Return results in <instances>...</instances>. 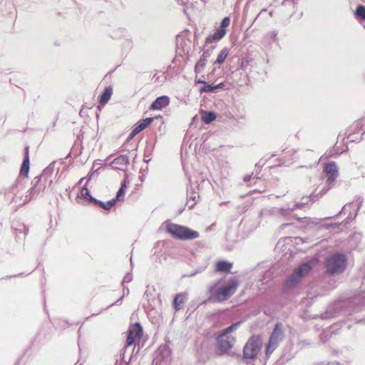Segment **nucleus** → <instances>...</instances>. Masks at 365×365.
<instances>
[{
    "instance_id": "obj_1",
    "label": "nucleus",
    "mask_w": 365,
    "mask_h": 365,
    "mask_svg": "<svg viewBox=\"0 0 365 365\" xmlns=\"http://www.w3.org/2000/svg\"><path fill=\"white\" fill-rule=\"evenodd\" d=\"M318 261L317 257H314L300 264L294 269L292 274L287 278L283 285V290L286 292L295 287L299 284L300 279L310 272Z\"/></svg>"
},
{
    "instance_id": "obj_2",
    "label": "nucleus",
    "mask_w": 365,
    "mask_h": 365,
    "mask_svg": "<svg viewBox=\"0 0 365 365\" xmlns=\"http://www.w3.org/2000/svg\"><path fill=\"white\" fill-rule=\"evenodd\" d=\"M238 286L239 282L236 278L228 279L226 284L221 287H217L216 284H213L209 288L210 298H214V301L217 302H225L235 293Z\"/></svg>"
},
{
    "instance_id": "obj_3",
    "label": "nucleus",
    "mask_w": 365,
    "mask_h": 365,
    "mask_svg": "<svg viewBox=\"0 0 365 365\" xmlns=\"http://www.w3.org/2000/svg\"><path fill=\"white\" fill-rule=\"evenodd\" d=\"M166 232L174 239L180 240H191L200 236L197 231L186 226L171 222L167 224Z\"/></svg>"
},
{
    "instance_id": "obj_4",
    "label": "nucleus",
    "mask_w": 365,
    "mask_h": 365,
    "mask_svg": "<svg viewBox=\"0 0 365 365\" xmlns=\"http://www.w3.org/2000/svg\"><path fill=\"white\" fill-rule=\"evenodd\" d=\"M324 266L329 274L342 273L347 266V257L344 253H334L327 258Z\"/></svg>"
},
{
    "instance_id": "obj_5",
    "label": "nucleus",
    "mask_w": 365,
    "mask_h": 365,
    "mask_svg": "<svg viewBox=\"0 0 365 365\" xmlns=\"http://www.w3.org/2000/svg\"><path fill=\"white\" fill-rule=\"evenodd\" d=\"M262 344L260 336H252L246 342L243 348L242 358L245 359H254L258 355Z\"/></svg>"
},
{
    "instance_id": "obj_6",
    "label": "nucleus",
    "mask_w": 365,
    "mask_h": 365,
    "mask_svg": "<svg viewBox=\"0 0 365 365\" xmlns=\"http://www.w3.org/2000/svg\"><path fill=\"white\" fill-rule=\"evenodd\" d=\"M32 187L29 190V194L26 195V202L36 198L46 189V182L41 180V176L35 177L31 181Z\"/></svg>"
},
{
    "instance_id": "obj_7",
    "label": "nucleus",
    "mask_w": 365,
    "mask_h": 365,
    "mask_svg": "<svg viewBox=\"0 0 365 365\" xmlns=\"http://www.w3.org/2000/svg\"><path fill=\"white\" fill-rule=\"evenodd\" d=\"M143 327L138 322L131 325L128 329V334L126 339V346H130L134 344L136 340L140 339L143 336Z\"/></svg>"
},
{
    "instance_id": "obj_8",
    "label": "nucleus",
    "mask_w": 365,
    "mask_h": 365,
    "mask_svg": "<svg viewBox=\"0 0 365 365\" xmlns=\"http://www.w3.org/2000/svg\"><path fill=\"white\" fill-rule=\"evenodd\" d=\"M324 171L327 175L328 185H333L339 175L338 167L335 162H329L324 165Z\"/></svg>"
},
{
    "instance_id": "obj_9",
    "label": "nucleus",
    "mask_w": 365,
    "mask_h": 365,
    "mask_svg": "<svg viewBox=\"0 0 365 365\" xmlns=\"http://www.w3.org/2000/svg\"><path fill=\"white\" fill-rule=\"evenodd\" d=\"M284 337V331L282 324L279 322L274 325V327L269 336V341L279 345Z\"/></svg>"
},
{
    "instance_id": "obj_10",
    "label": "nucleus",
    "mask_w": 365,
    "mask_h": 365,
    "mask_svg": "<svg viewBox=\"0 0 365 365\" xmlns=\"http://www.w3.org/2000/svg\"><path fill=\"white\" fill-rule=\"evenodd\" d=\"M342 311V305L341 304H335L329 306L327 309L321 314L322 319H329L335 318L340 315Z\"/></svg>"
},
{
    "instance_id": "obj_11",
    "label": "nucleus",
    "mask_w": 365,
    "mask_h": 365,
    "mask_svg": "<svg viewBox=\"0 0 365 365\" xmlns=\"http://www.w3.org/2000/svg\"><path fill=\"white\" fill-rule=\"evenodd\" d=\"M225 336L223 334H219L216 339L217 348L221 354H225L233 346L232 341L228 339H225Z\"/></svg>"
},
{
    "instance_id": "obj_12",
    "label": "nucleus",
    "mask_w": 365,
    "mask_h": 365,
    "mask_svg": "<svg viewBox=\"0 0 365 365\" xmlns=\"http://www.w3.org/2000/svg\"><path fill=\"white\" fill-rule=\"evenodd\" d=\"M29 147L26 146L24 148V160L20 168V175L24 177H28L30 168V160H29Z\"/></svg>"
},
{
    "instance_id": "obj_13",
    "label": "nucleus",
    "mask_w": 365,
    "mask_h": 365,
    "mask_svg": "<svg viewBox=\"0 0 365 365\" xmlns=\"http://www.w3.org/2000/svg\"><path fill=\"white\" fill-rule=\"evenodd\" d=\"M170 98L168 96H161L158 98L150 106V110H161L168 106Z\"/></svg>"
},
{
    "instance_id": "obj_14",
    "label": "nucleus",
    "mask_w": 365,
    "mask_h": 365,
    "mask_svg": "<svg viewBox=\"0 0 365 365\" xmlns=\"http://www.w3.org/2000/svg\"><path fill=\"white\" fill-rule=\"evenodd\" d=\"M225 36V31L222 29H217L213 34H210L205 39V46L216 44Z\"/></svg>"
},
{
    "instance_id": "obj_15",
    "label": "nucleus",
    "mask_w": 365,
    "mask_h": 365,
    "mask_svg": "<svg viewBox=\"0 0 365 365\" xmlns=\"http://www.w3.org/2000/svg\"><path fill=\"white\" fill-rule=\"evenodd\" d=\"M309 204V201L296 202L293 207L287 208H280L279 213L285 217H288L292 212L297 209H302L305 205Z\"/></svg>"
},
{
    "instance_id": "obj_16",
    "label": "nucleus",
    "mask_w": 365,
    "mask_h": 365,
    "mask_svg": "<svg viewBox=\"0 0 365 365\" xmlns=\"http://www.w3.org/2000/svg\"><path fill=\"white\" fill-rule=\"evenodd\" d=\"M112 94L113 88L111 86H106L98 96L99 105L104 106L110 99Z\"/></svg>"
},
{
    "instance_id": "obj_17",
    "label": "nucleus",
    "mask_w": 365,
    "mask_h": 365,
    "mask_svg": "<svg viewBox=\"0 0 365 365\" xmlns=\"http://www.w3.org/2000/svg\"><path fill=\"white\" fill-rule=\"evenodd\" d=\"M232 263L226 260H220L216 263V270L222 273H228L231 271Z\"/></svg>"
},
{
    "instance_id": "obj_18",
    "label": "nucleus",
    "mask_w": 365,
    "mask_h": 365,
    "mask_svg": "<svg viewBox=\"0 0 365 365\" xmlns=\"http://www.w3.org/2000/svg\"><path fill=\"white\" fill-rule=\"evenodd\" d=\"M200 115L205 124H210L217 118V114L214 111L201 110Z\"/></svg>"
},
{
    "instance_id": "obj_19",
    "label": "nucleus",
    "mask_w": 365,
    "mask_h": 365,
    "mask_svg": "<svg viewBox=\"0 0 365 365\" xmlns=\"http://www.w3.org/2000/svg\"><path fill=\"white\" fill-rule=\"evenodd\" d=\"M207 59L208 58L207 53L205 55H201L194 68V71L196 73V75L201 73L202 70L205 68L207 62Z\"/></svg>"
},
{
    "instance_id": "obj_20",
    "label": "nucleus",
    "mask_w": 365,
    "mask_h": 365,
    "mask_svg": "<svg viewBox=\"0 0 365 365\" xmlns=\"http://www.w3.org/2000/svg\"><path fill=\"white\" fill-rule=\"evenodd\" d=\"M56 161L51 163L46 168L43 169L42 173L39 175L41 176V180L43 178V182H46L48 178L51 177L55 169Z\"/></svg>"
},
{
    "instance_id": "obj_21",
    "label": "nucleus",
    "mask_w": 365,
    "mask_h": 365,
    "mask_svg": "<svg viewBox=\"0 0 365 365\" xmlns=\"http://www.w3.org/2000/svg\"><path fill=\"white\" fill-rule=\"evenodd\" d=\"M186 297L185 294H177L173 299V305L175 311H178L182 308V305L185 301Z\"/></svg>"
},
{
    "instance_id": "obj_22",
    "label": "nucleus",
    "mask_w": 365,
    "mask_h": 365,
    "mask_svg": "<svg viewBox=\"0 0 365 365\" xmlns=\"http://www.w3.org/2000/svg\"><path fill=\"white\" fill-rule=\"evenodd\" d=\"M199 197L197 193L194 192H190V189L187 187V202L186 205L188 206L190 209H192L195 207L197 199Z\"/></svg>"
},
{
    "instance_id": "obj_23",
    "label": "nucleus",
    "mask_w": 365,
    "mask_h": 365,
    "mask_svg": "<svg viewBox=\"0 0 365 365\" xmlns=\"http://www.w3.org/2000/svg\"><path fill=\"white\" fill-rule=\"evenodd\" d=\"M129 163V158L127 155H120L115 158L110 163L114 169H117L114 165H125Z\"/></svg>"
},
{
    "instance_id": "obj_24",
    "label": "nucleus",
    "mask_w": 365,
    "mask_h": 365,
    "mask_svg": "<svg viewBox=\"0 0 365 365\" xmlns=\"http://www.w3.org/2000/svg\"><path fill=\"white\" fill-rule=\"evenodd\" d=\"M81 195L86 200L95 203V201L97 200L96 197L91 195L89 189L87 187V183H86L81 190Z\"/></svg>"
},
{
    "instance_id": "obj_25",
    "label": "nucleus",
    "mask_w": 365,
    "mask_h": 365,
    "mask_svg": "<svg viewBox=\"0 0 365 365\" xmlns=\"http://www.w3.org/2000/svg\"><path fill=\"white\" fill-rule=\"evenodd\" d=\"M354 201H355L357 203V207L354 214L349 212V215L348 216L349 219H354L357 216L358 212L363 205L364 198L360 195H356L354 197Z\"/></svg>"
},
{
    "instance_id": "obj_26",
    "label": "nucleus",
    "mask_w": 365,
    "mask_h": 365,
    "mask_svg": "<svg viewBox=\"0 0 365 365\" xmlns=\"http://www.w3.org/2000/svg\"><path fill=\"white\" fill-rule=\"evenodd\" d=\"M115 200H110L107 202H104L100 200H96L94 205H98L105 210H109L113 206L115 205Z\"/></svg>"
},
{
    "instance_id": "obj_27",
    "label": "nucleus",
    "mask_w": 365,
    "mask_h": 365,
    "mask_svg": "<svg viewBox=\"0 0 365 365\" xmlns=\"http://www.w3.org/2000/svg\"><path fill=\"white\" fill-rule=\"evenodd\" d=\"M229 51H230V49L228 48H222L220 51V52L219 53L216 61L213 63L214 64H220V65L222 64L225 62V61L229 53Z\"/></svg>"
},
{
    "instance_id": "obj_28",
    "label": "nucleus",
    "mask_w": 365,
    "mask_h": 365,
    "mask_svg": "<svg viewBox=\"0 0 365 365\" xmlns=\"http://www.w3.org/2000/svg\"><path fill=\"white\" fill-rule=\"evenodd\" d=\"M273 274H274V272L272 270H271V269L265 270L260 274V277H259V280L262 284H266L272 279Z\"/></svg>"
},
{
    "instance_id": "obj_29",
    "label": "nucleus",
    "mask_w": 365,
    "mask_h": 365,
    "mask_svg": "<svg viewBox=\"0 0 365 365\" xmlns=\"http://www.w3.org/2000/svg\"><path fill=\"white\" fill-rule=\"evenodd\" d=\"M146 128L141 120H138L133 127L131 130V138H134L139 133L145 130Z\"/></svg>"
},
{
    "instance_id": "obj_30",
    "label": "nucleus",
    "mask_w": 365,
    "mask_h": 365,
    "mask_svg": "<svg viewBox=\"0 0 365 365\" xmlns=\"http://www.w3.org/2000/svg\"><path fill=\"white\" fill-rule=\"evenodd\" d=\"M29 231V227L24 224L20 225L19 228H14V233L18 238H20L21 235L25 237L28 235Z\"/></svg>"
},
{
    "instance_id": "obj_31",
    "label": "nucleus",
    "mask_w": 365,
    "mask_h": 365,
    "mask_svg": "<svg viewBox=\"0 0 365 365\" xmlns=\"http://www.w3.org/2000/svg\"><path fill=\"white\" fill-rule=\"evenodd\" d=\"M127 30L123 28H118L112 32L111 37L115 39H120L127 35Z\"/></svg>"
},
{
    "instance_id": "obj_32",
    "label": "nucleus",
    "mask_w": 365,
    "mask_h": 365,
    "mask_svg": "<svg viewBox=\"0 0 365 365\" xmlns=\"http://www.w3.org/2000/svg\"><path fill=\"white\" fill-rule=\"evenodd\" d=\"M241 322H237L235 323L232 324L228 327L222 329L220 334H223L224 336H227V334L235 331L240 325Z\"/></svg>"
},
{
    "instance_id": "obj_33",
    "label": "nucleus",
    "mask_w": 365,
    "mask_h": 365,
    "mask_svg": "<svg viewBox=\"0 0 365 365\" xmlns=\"http://www.w3.org/2000/svg\"><path fill=\"white\" fill-rule=\"evenodd\" d=\"M354 15L357 19L365 20V6L363 5H358L356 6Z\"/></svg>"
},
{
    "instance_id": "obj_34",
    "label": "nucleus",
    "mask_w": 365,
    "mask_h": 365,
    "mask_svg": "<svg viewBox=\"0 0 365 365\" xmlns=\"http://www.w3.org/2000/svg\"><path fill=\"white\" fill-rule=\"evenodd\" d=\"M155 292V290L153 287H147V289L145 290L143 297L148 301V304H150V301L155 298V296H153V294H154Z\"/></svg>"
},
{
    "instance_id": "obj_35",
    "label": "nucleus",
    "mask_w": 365,
    "mask_h": 365,
    "mask_svg": "<svg viewBox=\"0 0 365 365\" xmlns=\"http://www.w3.org/2000/svg\"><path fill=\"white\" fill-rule=\"evenodd\" d=\"M278 344H274L270 341H268L266 346L265 354L267 357L270 356L271 354L277 349Z\"/></svg>"
},
{
    "instance_id": "obj_36",
    "label": "nucleus",
    "mask_w": 365,
    "mask_h": 365,
    "mask_svg": "<svg viewBox=\"0 0 365 365\" xmlns=\"http://www.w3.org/2000/svg\"><path fill=\"white\" fill-rule=\"evenodd\" d=\"M200 92L202 93H215L214 89V85L210 84L206 82L202 87L200 88Z\"/></svg>"
},
{
    "instance_id": "obj_37",
    "label": "nucleus",
    "mask_w": 365,
    "mask_h": 365,
    "mask_svg": "<svg viewBox=\"0 0 365 365\" xmlns=\"http://www.w3.org/2000/svg\"><path fill=\"white\" fill-rule=\"evenodd\" d=\"M230 17L226 16L222 19V20L220 23V26L217 29H222L226 33L227 32L226 28L230 25Z\"/></svg>"
},
{
    "instance_id": "obj_38",
    "label": "nucleus",
    "mask_w": 365,
    "mask_h": 365,
    "mask_svg": "<svg viewBox=\"0 0 365 365\" xmlns=\"http://www.w3.org/2000/svg\"><path fill=\"white\" fill-rule=\"evenodd\" d=\"M123 297H124L122 295V296H121L118 299H117V300H116L115 302H113V304H111L108 305L106 308H105V309H101L100 310V312H98V313H93V314H92L91 317H93V316H97V315H98V314H100L103 310H106V309H108V308H110L111 307H113V306H114V305H118V304H121V303H122V302H123Z\"/></svg>"
},
{
    "instance_id": "obj_39",
    "label": "nucleus",
    "mask_w": 365,
    "mask_h": 365,
    "mask_svg": "<svg viewBox=\"0 0 365 365\" xmlns=\"http://www.w3.org/2000/svg\"><path fill=\"white\" fill-rule=\"evenodd\" d=\"M205 46L204 45V47ZM207 48L206 49L204 50L203 53L202 55H205L206 53H207V58H209L210 57V56L212 55V51H214V49L216 48V44H210L208 46H206Z\"/></svg>"
},
{
    "instance_id": "obj_40",
    "label": "nucleus",
    "mask_w": 365,
    "mask_h": 365,
    "mask_svg": "<svg viewBox=\"0 0 365 365\" xmlns=\"http://www.w3.org/2000/svg\"><path fill=\"white\" fill-rule=\"evenodd\" d=\"M125 190H123V188H119L116 195L113 200H115V203H117L118 201H120L123 200V197L125 195Z\"/></svg>"
},
{
    "instance_id": "obj_41",
    "label": "nucleus",
    "mask_w": 365,
    "mask_h": 365,
    "mask_svg": "<svg viewBox=\"0 0 365 365\" xmlns=\"http://www.w3.org/2000/svg\"><path fill=\"white\" fill-rule=\"evenodd\" d=\"M178 1L182 6L185 7L183 9V11L185 14L188 15L187 10L189 9V6H192V3H190L189 0H178Z\"/></svg>"
},
{
    "instance_id": "obj_42",
    "label": "nucleus",
    "mask_w": 365,
    "mask_h": 365,
    "mask_svg": "<svg viewBox=\"0 0 365 365\" xmlns=\"http://www.w3.org/2000/svg\"><path fill=\"white\" fill-rule=\"evenodd\" d=\"M203 270H204V269H202V268H197L194 272L182 274V277H194V276H195L196 274H197L199 273H201Z\"/></svg>"
},
{
    "instance_id": "obj_43",
    "label": "nucleus",
    "mask_w": 365,
    "mask_h": 365,
    "mask_svg": "<svg viewBox=\"0 0 365 365\" xmlns=\"http://www.w3.org/2000/svg\"><path fill=\"white\" fill-rule=\"evenodd\" d=\"M132 280H133V274H132V273L131 272H127L125 274V276H124V277H123V279L122 280L121 284H122V285H123L125 283L130 282Z\"/></svg>"
},
{
    "instance_id": "obj_44",
    "label": "nucleus",
    "mask_w": 365,
    "mask_h": 365,
    "mask_svg": "<svg viewBox=\"0 0 365 365\" xmlns=\"http://www.w3.org/2000/svg\"><path fill=\"white\" fill-rule=\"evenodd\" d=\"M332 185H328V180H327L326 185L322 189V190L318 193V195L321 197L325 195L331 187Z\"/></svg>"
},
{
    "instance_id": "obj_45",
    "label": "nucleus",
    "mask_w": 365,
    "mask_h": 365,
    "mask_svg": "<svg viewBox=\"0 0 365 365\" xmlns=\"http://www.w3.org/2000/svg\"><path fill=\"white\" fill-rule=\"evenodd\" d=\"M140 120L144 124L145 128H148L155 120V118L152 117H148L144 119H141Z\"/></svg>"
},
{
    "instance_id": "obj_46",
    "label": "nucleus",
    "mask_w": 365,
    "mask_h": 365,
    "mask_svg": "<svg viewBox=\"0 0 365 365\" xmlns=\"http://www.w3.org/2000/svg\"><path fill=\"white\" fill-rule=\"evenodd\" d=\"M249 64V61L247 58H242L240 63V68L242 70H245Z\"/></svg>"
},
{
    "instance_id": "obj_47",
    "label": "nucleus",
    "mask_w": 365,
    "mask_h": 365,
    "mask_svg": "<svg viewBox=\"0 0 365 365\" xmlns=\"http://www.w3.org/2000/svg\"><path fill=\"white\" fill-rule=\"evenodd\" d=\"M207 81H205V76L202 75L200 78L195 79L196 84H205Z\"/></svg>"
},
{
    "instance_id": "obj_48",
    "label": "nucleus",
    "mask_w": 365,
    "mask_h": 365,
    "mask_svg": "<svg viewBox=\"0 0 365 365\" xmlns=\"http://www.w3.org/2000/svg\"><path fill=\"white\" fill-rule=\"evenodd\" d=\"M225 87V83L221 82L218 84L214 85L215 92L217 93L219 89H222Z\"/></svg>"
},
{
    "instance_id": "obj_49",
    "label": "nucleus",
    "mask_w": 365,
    "mask_h": 365,
    "mask_svg": "<svg viewBox=\"0 0 365 365\" xmlns=\"http://www.w3.org/2000/svg\"><path fill=\"white\" fill-rule=\"evenodd\" d=\"M265 164V161H262V160H260L258 163L255 164V168L260 170V169L262 168V166Z\"/></svg>"
},
{
    "instance_id": "obj_50",
    "label": "nucleus",
    "mask_w": 365,
    "mask_h": 365,
    "mask_svg": "<svg viewBox=\"0 0 365 365\" xmlns=\"http://www.w3.org/2000/svg\"><path fill=\"white\" fill-rule=\"evenodd\" d=\"M277 35H278V32H277V31H275V30H274V31H272L271 32V34H270V37H271L272 39H274V40H277Z\"/></svg>"
},
{
    "instance_id": "obj_51",
    "label": "nucleus",
    "mask_w": 365,
    "mask_h": 365,
    "mask_svg": "<svg viewBox=\"0 0 365 365\" xmlns=\"http://www.w3.org/2000/svg\"><path fill=\"white\" fill-rule=\"evenodd\" d=\"M354 201L353 200L352 202H349V203L346 204V205H345V206H344V207L341 208V210H340V212H339V214H337V215H336V216H338V215H341L342 212H345V210H346V206H349V205H352V204L354 203Z\"/></svg>"
},
{
    "instance_id": "obj_52",
    "label": "nucleus",
    "mask_w": 365,
    "mask_h": 365,
    "mask_svg": "<svg viewBox=\"0 0 365 365\" xmlns=\"http://www.w3.org/2000/svg\"><path fill=\"white\" fill-rule=\"evenodd\" d=\"M123 296L124 297L125 295H128L129 293H130V290L128 289V287H125L124 284L123 285Z\"/></svg>"
},
{
    "instance_id": "obj_53",
    "label": "nucleus",
    "mask_w": 365,
    "mask_h": 365,
    "mask_svg": "<svg viewBox=\"0 0 365 365\" xmlns=\"http://www.w3.org/2000/svg\"><path fill=\"white\" fill-rule=\"evenodd\" d=\"M253 173L251 175H247L244 177L243 180L245 182H249L251 178H252Z\"/></svg>"
},
{
    "instance_id": "obj_54",
    "label": "nucleus",
    "mask_w": 365,
    "mask_h": 365,
    "mask_svg": "<svg viewBox=\"0 0 365 365\" xmlns=\"http://www.w3.org/2000/svg\"><path fill=\"white\" fill-rule=\"evenodd\" d=\"M120 188H123V190H125L127 188V182L126 180H123L120 183Z\"/></svg>"
},
{
    "instance_id": "obj_55",
    "label": "nucleus",
    "mask_w": 365,
    "mask_h": 365,
    "mask_svg": "<svg viewBox=\"0 0 365 365\" xmlns=\"http://www.w3.org/2000/svg\"><path fill=\"white\" fill-rule=\"evenodd\" d=\"M59 324L63 328L67 327L68 326V323L67 321H60Z\"/></svg>"
},
{
    "instance_id": "obj_56",
    "label": "nucleus",
    "mask_w": 365,
    "mask_h": 365,
    "mask_svg": "<svg viewBox=\"0 0 365 365\" xmlns=\"http://www.w3.org/2000/svg\"><path fill=\"white\" fill-rule=\"evenodd\" d=\"M115 365H128V363L125 361H116Z\"/></svg>"
},
{
    "instance_id": "obj_57",
    "label": "nucleus",
    "mask_w": 365,
    "mask_h": 365,
    "mask_svg": "<svg viewBox=\"0 0 365 365\" xmlns=\"http://www.w3.org/2000/svg\"><path fill=\"white\" fill-rule=\"evenodd\" d=\"M23 274V273H19L18 274H14V275H11V276H6L5 277V279H10L11 277H19V276H21Z\"/></svg>"
},
{
    "instance_id": "obj_58",
    "label": "nucleus",
    "mask_w": 365,
    "mask_h": 365,
    "mask_svg": "<svg viewBox=\"0 0 365 365\" xmlns=\"http://www.w3.org/2000/svg\"><path fill=\"white\" fill-rule=\"evenodd\" d=\"M100 168L96 170L95 171H93L88 177V180H91V178H93V176L95 175V173H98V170H99Z\"/></svg>"
},
{
    "instance_id": "obj_59",
    "label": "nucleus",
    "mask_w": 365,
    "mask_h": 365,
    "mask_svg": "<svg viewBox=\"0 0 365 365\" xmlns=\"http://www.w3.org/2000/svg\"><path fill=\"white\" fill-rule=\"evenodd\" d=\"M299 222H304L307 217H295Z\"/></svg>"
},
{
    "instance_id": "obj_60",
    "label": "nucleus",
    "mask_w": 365,
    "mask_h": 365,
    "mask_svg": "<svg viewBox=\"0 0 365 365\" xmlns=\"http://www.w3.org/2000/svg\"><path fill=\"white\" fill-rule=\"evenodd\" d=\"M133 138H131V133H130V135H128V137L126 139V143H128L129 142H130L132 140H133Z\"/></svg>"
},
{
    "instance_id": "obj_61",
    "label": "nucleus",
    "mask_w": 365,
    "mask_h": 365,
    "mask_svg": "<svg viewBox=\"0 0 365 365\" xmlns=\"http://www.w3.org/2000/svg\"><path fill=\"white\" fill-rule=\"evenodd\" d=\"M153 118H155V120H161L163 118L161 115H157Z\"/></svg>"
},
{
    "instance_id": "obj_62",
    "label": "nucleus",
    "mask_w": 365,
    "mask_h": 365,
    "mask_svg": "<svg viewBox=\"0 0 365 365\" xmlns=\"http://www.w3.org/2000/svg\"><path fill=\"white\" fill-rule=\"evenodd\" d=\"M289 225H290V223H284L282 225V228H284Z\"/></svg>"
},
{
    "instance_id": "obj_63",
    "label": "nucleus",
    "mask_w": 365,
    "mask_h": 365,
    "mask_svg": "<svg viewBox=\"0 0 365 365\" xmlns=\"http://www.w3.org/2000/svg\"><path fill=\"white\" fill-rule=\"evenodd\" d=\"M150 158L147 159L145 157L143 158V161L146 163H149L150 161Z\"/></svg>"
},
{
    "instance_id": "obj_64",
    "label": "nucleus",
    "mask_w": 365,
    "mask_h": 365,
    "mask_svg": "<svg viewBox=\"0 0 365 365\" xmlns=\"http://www.w3.org/2000/svg\"><path fill=\"white\" fill-rule=\"evenodd\" d=\"M230 355H231V356H237V357L240 356V354H235V352H232V353L230 354Z\"/></svg>"
}]
</instances>
